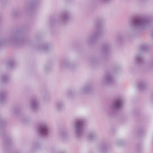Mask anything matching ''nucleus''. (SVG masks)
<instances>
[{"mask_svg":"<svg viewBox=\"0 0 153 153\" xmlns=\"http://www.w3.org/2000/svg\"><path fill=\"white\" fill-rule=\"evenodd\" d=\"M91 88V86L90 85H87L82 87L79 90L80 93L85 94L88 93Z\"/></svg>","mask_w":153,"mask_h":153,"instance_id":"0eeeda50","label":"nucleus"},{"mask_svg":"<svg viewBox=\"0 0 153 153\" xmlns=\"http://www.w3.org/2000/svg\"><path fill=\"white\" fill-rule=\"evenodd\" d=\"M103 79L104 82L109 84L112 83L114 80L112 75L110 74H106Z\"/></svg>","mask_w":153,"mask_h":153,"instance_id":"6e6552de","label":"nucleus"},{"mask_svg":"<svg viewBox=\"0 0 153 153\" xmlns=\"http://www.w3.org/2000/svg\"><path fill=\"white\" fill-rule=\"evenodd\" d=\"M99 34V32H97L94 33H93L92 35L90 36L88 39L89 41H94L95 39H96L97 36H98Z\"/></svg>","mask_w":153,"mask_h":153,"instance_id":"1a4fd4ad","label":"nucleus"},{"mask_svg":"<svg viewBox=\"0 0 153 153\" xmlns=\"http://www.w3.org/2000/svg\"><path fill=\"white\" fill-rule=\"evenodd\" d=\"M70 13L68 11L64 12L61 13L59 17L60 22L63 23L67 22L70 19Z\"/></svg>","mask_w":153,"mask_h":153,"instance_id":"20e7f679","label":"nucleus"},{"mask_svg":"<svg viewBox=\"0 0 153 153\" xmlns=\"http://www.w3.org/2000/svg\"><path fill=\"white\" fill-rule=\"evenodd\" d=\"M102 2H106L108 1L109 0H100Z\"/></svg>","mask_w":153,"mask_h":153,"instance_id":"a211bd4d","label":"nucleus"},{"mask_svg":"<svg viewBox=\"0 0 153 153\" xmlns=\"http://www.w3.org/2000/svg\"><path fill=\"white\" fill-rule=\"evenodd\" d=\"M39 132L42 135L47 136L49 134V129L47 123L45 122L41 123L39 127Z\"/></svg>","mask_w":153,"mask_h":153,"instance_id":"7ed1b4c3","label":"nucleus"},{"mask_svg":"<svg viewBox=\"0 0 153 153\" xmlns=\"http://www.w3.org/2000/svg\"><path fill=\"white\" fill-rule=\"evenodd\" d=\"M49 47L47 45H44L42 46L40 48V51H46L48 50Z\"/></svg>","mask_w":153,"mask_h":153,"instance_id":"f8f14e48","label":"nucleus"},{"mask_svg":"<svg viewBox=\"0 0 153 153\" xmlns=\"http://www.w3.org/2000/svg\"><path fill=\"white\" fill-rule=\"evenodd\" d=\"M28 105L31 110L35 111L37 110L39 107V104L36 99H32L29 103Z\"/></svg>","mask_w":153,"mask_h":153,"instance_id":"39448f33","label":"nucleus"},{"mask_svg":"<svg viewBox=\"0 0 153 153\" xmlns=\"http://www.w3.org/2000/svg\"><path fill=\"white\" fill-rule=\"evenodd\" d=\"M123 105V100L121 98H118L116 100L112 105V107L115 110L120 109Z\"/></svg>","mask_w":153,"mask_h":153,"instance_id":"423d86ee","label":"nucleus"},{"mask_svg":"<svg viewBox=\"0 0 153 153\" xmlns=\"http://www.w3.org/2000/svg\"><path fill=\"white\" fill-rule=\"evenodd\" d=\"M143 60V59L141 55H139L137 56L135 59V62L137 63H140Z\"/></svg>","mask_w":153,"mask_h":153,"instance_id":"ddd939ff","label":"nucleus"},{"mask_svg":"<svg viewBox=\"0 0 153 153\" xmlns=\"http://www.w3.org/2000/svg\"><path fill=\"white\" fill-rule=\"evenodd\" d=\"M152 35H153V34H152Z\"/></svg>","mask_w":153,"mask_h":153,"instance_id":"aec40b11","label":"nucleus"},{"mask_svg":"<svg viewBox=\"0 0 153 153\" xmlns=\"http://www.w3.org/2000/svg\"><path fill=\"white\" fill-rule=\"evenodd\" d=\"M149 23V21L146 18L140 17L133 21V23L136 27L143 28L146 26Z\"/></svg>","mask_w":153,"mask_h":153,"instance_id":"f03ea898","label":"nucleus"},{"mask_svg":"<svg viewBox=\"0 0 153 153\" xmlns=\"http://www.w3.org/2000/svg\"><path fill=\"white\" fill-rule=\"evenodd\" d=\"M56 107L57 109L58 110H61L64 107V105L62 102L59 101L56 103Z\"/></svg>","mask_w":153,"mask_h":153,"instance_id":"9b49d317","label":"nucleus"},{"mask_svg":"<svg viewBox=\"0 0 153 153\" xmlns=\"http://www.w3.org/2000/svg\"><path fill=\"white\" fill-rule=\"evenodd\" d=\"M137 86L138 89H144L146 85L144 81H140L138 83Z\"/></svg>","mask_w":153,"mask_h":153,"instance_id":"9d476101","label":"nucleus"},{"mask_svg":"<svg viewBox=\"0 0 153 153\" xmlns=\"http://www.w3.org/2000/svg\"><path fill=\"white\" fill-rule=\"evenodd\" d=\"M20 39L19 36H15L13 37V41L14 42L19 41Z\"/></svg>","mask_w":153,"mask_h":153,"instance_id":"dca6fc26","label":"nucleus"},{"mask_svg":"<svg viewBox=\"0 0 153 153\" xmlns=\"http://www.w3.org/2000/svg\"><path fill=\"white\" fill-rule=\"evenodd\" d=\"M69 63H65L64 64V66L65 67H69Z\"/></svg>","mask_w":153,"mask_h":153,"instance_id":"f3484780","label":"nucleus"},{"mask_svg":"<svg viewBox=\"0 0 153 153\" xmlns=\"http://www.w3.org/2000/svg\"><path fill=\"white\" fill-rule=\"evenodd\" d=\"M97 136V134L95 132H92L89 135L88 139L91 140L94 139Z\"/></svg>","mask_w":153,"mask_h":153,"instance_id":"4468645a","label":"nucleus"},{"mask_svg":"<svg viewBox=\"0 0 153 153\" xmlns=\"http://www.w3.org/2000/svg\"><path fill=\"white\" fill-rule=\"evenodd\" d=\"M84 122L81 119L76 120L75 124V131L77 137L80 138L82 136Z\"/></svg>","mask_w":153,"mask_h":153,"instance_id":"f257e3e1","label":"nucleus"},{"mask_svg":"<svg viewBox=\"0 0 153 153\" xmlns=\"http://www.w3.org/2000/svg\"><path fill=\"white\" fill-rule=\"evenodd\" d=\"M5 95L4 93L0 94V103H2L5 100Z\"/></svg>","mask_w":153,"mask_h":153,"instance_id":"2eb2a0df","label":"nucleus"},{"mask_svg":"<svg viewBox=\"0 0 153 153\" xmlns=\"http://www.w3.org/2000/svg\"><path fill=\"white\" fill-rule=\"evenodd\" d=\"M6 78L5 77H4L3 79V81H6Z\"/></svg>","mask_w":153,"mask_h":153,"instance_id":"6ab92c4d","label":"nucleus"}]
</instances>
